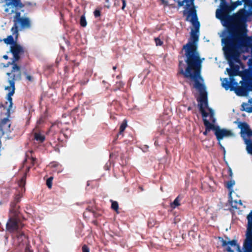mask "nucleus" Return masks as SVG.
Here are the masks:
<instances>
[{"label": "nucleus", "mask_w": 252, "mask_h": 252, "mask_svg": "<svg viewBox=\"0 0 252 252\" xmlns=\"http://www.w3.org/2000/svg\"><path fill=\"white\" fill-rule=\"evenodd\" d=\"M236 15L231 16L228 14L217 17L226 28L222 32L221 43L223 46L252 43V36H248L246 24L240 21H234L235 19L241 17Z\"/></svg>", "instance_id": "f257e3e1"}, {"label": "nucleus", "mask_w": 252, "mask_h": 252, "mask_svg": "<svg viewBox=\"0 0 252 252\" xmlns=\"http://www.w3.org/2000/svg\"><path fill=\"white\" fill-rule=\"evenodd\" d=\"M186 58L185 62L187 67L185 70L186 65L183 61H180L179 63V73L183 74L185 78H190L194 81L193 87L199 93L201 99H206L207 95L206 88L203 83V79L201 76V68L202 60L200 59V55H195L191 49L185 51Z\"/></svg>", "instance_id": "f03ea898"}, {"label": "nucleus", "mask_w": 252, "mask_h": 252, "mask_svg": "<svg viewBox=\"0 0 252 252\" xmlns=\"http://www.w3.org/2000/svg\"><path fill=\"white\" fill-rule=\"evenodd\" d=\"M248 69L241 71L239 75L242 80L240 82L241 86L238 85L233 77H231L230 81L227 78L222 80L221 85L226 90L229 89L234 91L238 96H247L250 91H252V55L249 59Z\"/></svg>", "instance_id": "7ed1b4c3"}, {"label": "nucleus", "mask_w": 252, "mask_h": 252, "mask_svg": "<svg viewBox=\"0 0 252 252\" xmlns=\"http://www.w3.org/2000/svg\"><path fill=\"white\" fill-rule=\"evenodd\" d=\"M2 2H5L3 7L6 15L14 14L13 19L14 25L11 28V31L16 39L18 36V28L19 27L20 31L30 29L31 21L28 17L21 16V12L19 10L25 6L21 0H3Z\"/></svg>", "instance_id": "20e7f679"}, {"label": "nucleus", "mask_w": 252, "mask_h": 252, "mask_svg": "<svg viewBox=\"0 0 252 252\" xmlns=\"http://www.w3.org/2000/svg\"><path fill=\"white\" fill-rule=\"evenodd\" d=\"M249 48H251V54H252V43L223 46L222 49L225 56L230 66V68L226 69L230 78L233 77L234 76L239 75L241 72L239 71L240 67L238 65L235 64L234 62L240 63V54L247 52Z\"/></svg>", "instance_id": "39448f33"}, {"label": "nucleus", "mask_w": 252, "mask_h": 252, "mask_svg": "<svg viewBox=\"0 0 252 252\" xmlns=\"http://www.w3.org/2000/svg\"><path fill=\"white\" fill-rule=\"evenodd\" d=\"M183 14L187 15L186 21L190 22L194 29H191L190 32L191 41H189L188 43L183 46V50L186 51L188 49H191L195 55H199V53L197 51L196 43L199 39L200 23L198 20L196 10L192 7L189 11L184 10Z\"/></svg>", "instance_id": "423d86ee"}, {"label": "nucleus", "mask_w": 252, "mask_h": 252, "mask_svg": "<svg viewBox=\"0 0 252 252\" xmlns=\"http://www.w3.org/2000/svg\"><path fill=\"white\" fill-rule=\"evenodd\" d=\"M247 219L248 226L242 249H241L236 240L226 241L221 238L222 246L225 247V250L227 252H234L231 247H236L237 252H252V210L248 214Z\"/></svg>", "instance_id": "0eeeda50"}, {"label": "nucleus", "mask_w": 252, "mask_h": 252, "mask_svg": "<svg viewBox=\"0 0 252 252\" xmlns=\"http://www.w3.org/2000/svg\"><path fill=\"white\" fill-rule=\"evenodd\" d=\"M10 51L13 55V58L11 63L13 66L11 72L8 73H12L11 75H13L15 77L21 79L20 67L16 64V62L19 60L20 55L24 54V50L20 44L16 43L13 44V45L10 46Z\"/></svg>", "instance_id": "6e6552de"}, {"label": "nucleus", "mask_w": 252, "mask_h": 252, "mask_svg": "<svg viewBox=\"0 0 252 252\" xmlns=\"http://www.w3.org/2000/svg\"><path fill=\"white\" fill-rule=\"evenodd\" d=\"M241 129L240 135L246 145V150L248 154L252 155V130L250 126L245 122H241L237 120L234 122Z\"/></svg>", "instance_id": "1a4fd4ad"}, {"label": "nucleus", "mask_w": 252, "mask_h": 252, "mask_svg": "<svg viewBox=\"0 0 252 252\" xmlns=\"http://www.w3.org/2000/svg\"><path fill=\"white\" fill-rule=\"evenodd\" d=\"M24 225L16 219L10 218L6 223V230L10 233L13 234L16 237L19 244L22 243L26 238V236L21 230Z\"/></svg>", "instance_id": "9d476101"}, {"label": "nucleus", "mask_w": 252, "mask_h": 252, "mask_svg": "<svg viewBox=\"0 0 252 252\" xmlns=\"http://www.w3.org/2000/svg\"><path fill=\"white\" fill-rule=\"evenodd\" d=\"M197 100L199 102L198 107L199 111L202 114L204 125L206 127L205 130L203 132V134L207 135L208 131L211 130L214 131V127H215V125L210 123L209 121L206 119V118L209 116V114L204 110L203 103H204L206 107L208 106L207 95H206V99H201V97H199L197 98Z\"/></svg>", "instance_id": "9b49d317"}, {"label": "nucleus", "mask_w": 252, "mask_h": 252, "mask_svg": "<svg viewBox=\"0 0 252 252\" xmlns=\"http://www.w3.org/2000/svg\"><path fill=\"white\" fill-rule=\"evenodd\" d=\"M11 74L12 73H6V75L8 76L7 81L10 86L5 87V90L10 91L7 94V99L8 102H6V104L8 105V108L7 110V114L8 115V117H9L10 116V111L13 105L11 96L14 94L15 92V81L16 80H20L21 79L15 77L13 75Z\"/></svg>", "instance_id": "f8f14e48"}, {"label": "nucleus", "mask_w": 252, "mask_h": 252, "mask_svg": "<svg viewBox=\"0 0 252 252\" xmlns=\"http://www.w3.org/2000/svg\"><path fill=\"white\" fill-rule=\"evenodd\" d=\"M243 2L244 3V8L239 11L235 16L236 17H242L247 14L250 16L252 15V0H238L232 2L231 4V9L234 10L238 6L242 5Z\"/></svg>", "instance_id": "ddd939ff"}, {"label": "nucleus", "mask_w": 252, "mask_h": 252, "mask_svg": "<svg viewBox=\"0 0 252 252\" xmlns=\"http://www.w3.org/2000/svg\"><path fill=\"white\" fill-rule=\"evenodd\" d=\"M215 135L217 139L220 142L224 137H232L234 136V133L230 130L225 128H220L218 126H215L214 127Z\"/></svg>", "instance_id": "4468645a"}, {"label": "nucleus", "mask_w": 252, "mask_h": 252, "mask_svg": "<svg viewBox=\"0 0 252 252\" xmlns=\"http://www.w3.org/2000/svg\"><path fill=\"white\" fill-rule=\"evenodd\" d=\"M252 98H250L248 100V103L243 102L241 105V110L246 111L248 113L252 112Z\"/></svg>", "instance_id": "2eb2a0df"}, {"label": "nucleus", "mask_w": 252, "mask_h": 252, "mask_svg": "<svg viewBox=\"0 0 252 252\" xmlns=\"http://www.w3.org/2000/svg\"><path fill=\"white\" fill-rule=\"evenodd\" d=\"M229 203L230 204L231 207L233 208H234L236 209H239L240 208L239 206L242 205V201L241 200H239L238 201H237L236 200H233L232 199V197L231 196V197L230 196L229 197Z\"/></svg>", "instance_id": "dca6fc26"}, {"label": "nucleus", "mask_w": 252, "mask_h": 252, "mask_svg": "<svg viewBox=\"0 0 252 252\" xmlns=\"http://www.w3.org/2000/svg\"><path fill=\"white\" fill-rule=\"evenodd\" d=\"M235 181L231 179L230 180L227 182L226 183V188L228 189L229 191V196L231 197V194H232V192L233 191L232 190L233 186L235 185Z\"/></svg>", "instance_id": "f3484780"}, {"label": "nucleus", "mask_w": 252, "mask_h": 252, "mask_svg": "<svg viewBox=\"0 0 252 252\" xmlns=\"http://www.w3.org/2000/svg\"><path fill=\"white\" fill-rule=\"evenodd\" d=\"M33 135L34 139L39 143H42L45 140V136L40 133L35 132Z\"/></svg>", "instance_id": "a211bd4d"}, {"label": "nucleus", "mask_w": 252, "mask_h": 252, "mask_svg": "<svg viewBox=\"0 0 252 252\" xmlns=\"http://www.w3.org/2000/svg\"><path fill=\"white\" fill-rule=\"evenodd\" d=\"M186 3V10L187 11H189L191 8L193 7L195 9V6L194 5V0H185Z\"/></svg>", "instance_id": "6ab92c4d"}, {"label": "nucleus", "mask_w": 252, "mask_h": 252, "mask_svg": "<svg viewBox=\"0 0 252 252\" xmlns=\"http://www.w3.org/2000/svg\"><path fill=\"white\" fill-rule=\"evenodd\" d=\"M127 126V121L126 120H124L123 122V123L121 125L120 127V131L119 133L117 135V137H118L119 136L122 135H123V132L126 129V127Z\"/></svg>", "instance_id": "aec40b11"}, {"label": "nucleus", "mask_w": 252, "mask_h": 252, "mask_svg": "<svg viewBox=\"0 0 252 252\" xmlns=\"http://www.w3.org/2000/svg\"><path fill=\"white\" fill-rule=\"evenodd\" d=\"M17 202L13 201L10 204L11 209L10 212L13 214V216H16L17 214V209L16 207Z\"/></svg>", "instance_id": "412c9836"}, {"label": "nucleus", "mask_w": 252, "mask_h": 252, "mask_svg": "<svg viewBox=\"0 0 252 252\" xmlns=\"http://www.w3.org/2000/svg\"><path fill=\"white\" fill-rule=\"evenodd\" d=\"M3 41L6 44H10L11 45L13 44H16V42L14 41V38L12 35H10L7 36V38L3 39Z\"/></svg>", "instance_id": "4be33fe9"}, {"label": "nucleus", "mask_w": 252, "mask_h": 252, "mask_svg": "<svg viewBox=\"0 0 252 252\" xmlns=\"http://www.w3.org/2000/svg\"><path fill=\"white\" fill-rule=\"evenodd\" d=\"M203 107H204V109L205 108H207L208 109V110L209 111V116H210V120L212 121L213 123H215L216 119L214 118L215 114H214V110L212 108L208 107V106L207 107H206L205 106L204 103H203Z\"/></svg>", "instance_id": "5701e85b"}, {"label": "nucleus", "mask_w": 252, "mask_h": 252, "mask_svg": "<svg viewBox=\"0 0 252 252\" xmlns=\"http://www.w3.org/2000/svg\"><path fill=\"white\" fill-rule=\"evenodd\" d=\"M181 200V198L180 197V196L179 195L177 196L175 199L174 200V201L171 203V207L172 208H175L176 207L180 205V201Z\"/></svg>", "instance_id": "b1692460"}, {"label": "nucleus", "mask_w": 252, "mask_h": 252, "mask_svg": "<svg viewBox=\"0 0 252 252\" xmlns=\"http://www.w3.org/2000/svg\"><path fill=\"white\" fill-rule=\"evenodd\" d=\"M80 23L83 27H85L87 26V21L85 15H83L81 16Z\"/></svg>", "instance_id": "393cba45"}, {"label": "nucleus", "mask_w": 252, "mask_h": 252, "mask_svg": "<svg viewBox=\"0 0 252 252\" xmlns=\"http://www.w3.org/2000/svg\"><path fill=\"white\" fill-rule=\"evenodd\" d=\"M112 204H111V208L114 210L117 211L118 210L119 208V205L117 201H112L111 200Z\"/></svg>", "instance_id": "a878e982"}, {"label": "nucleus", "mask_w": 252, "mask_h": 252, "mask_svg": "<svg viewBox=\"0 0 252 252\" xmlns=\"http://www.w3.org/2000/svg\"><path fill=\"white\" fill-rule=\"evenodd\" d=\"M53 179V178L52 177H50L46 181V185L49 189H51L52 188Z\"/></svg>", "instance_id": "bb28decb"}, {"label": "nucleus", "mask_w": 252, "mask_h": 252, "mask_svg": "<svg viewBox=\"0 0 252 252\" xmlns=\"http://www.w3.org/2000/svg\"><path fill=\"white\" fill-rule=\"evenodd\" d=\"M155 40L156 45H157V46H158V45L160 46L163 44V42L162 41H161V40L158 38H156L155 39Z\"/></svg>", "instance_id": "cd10ccee"}, {"label": "nucleus", "mask_w": 252, "mask_h": 252, "mask_svg": "<svg viewBox=\"0 0 252 252\" xmlns=\"http://www.w3.org/2000/svg\"><path fill=\"white\" fill-rule=\"evenodd\" d=\"M21 198V196L20 194H17L15 196L14 200V201L18 203L20 201V199Z\"/></svg>", "instance_id": "c85d7f7f"}, {"label": "nucleus", "mask_w": 252, "mask_h": 252, "mask_svg": "<svg viewBox=\"0 0 252 252\" xmlns=\"http://www.w3.org/2000/svg\"><path fill=\"white\" fill-rule=\"evenodd\" d=\"M82 252H90L89 248L86 245H85L82 247Z\"/></svg>", "instance_id": "c756f323"}, {"label": "nucleus", "mask_w": 252, "mask_h": 252, "mask_svg": "<svg viewBox=\"0 0 252 252\" xmlns=\"http://www.w3.org/2000/svg\"><path fill=\"white\" fill-rule=\"evenodd\" d=\"M228 174L229 176L230 177V179H232L233 177V172L231 168L229 167L228 169Z\"/></svg>", "instance_id": "7c9ffc66"}, {"label": "nucleus", "mask_w": 252, "mask_h": 252, "mask_svg": "<svg viewBox=\"0 0 252 252\" xmlns=\"http://www.w3.org/2000/svg\"><path fill=\"white\" fill-rule=\"evenodd\" d=\"M94 13L96 18L100 16V12L99 10H95Z\"/></svg>", "instance_id": "2f4dec72"}, {"label": "nucleus", "mask_w": 252, "mask_h": 252, "mask_svg": "<svg viewBox=\"0 0 252 252\" xmlns=\"http://www.w3.org/2000/svg\"><path fill=\"white\" fill-rule=\"evenodd\" d=\"M178 3V6L179 7L182 6L184 5V3L185 2V0H183L182 1H180L179 0L177 1Z\"/></svg>", "instance_id": "473e14b6"}, {"label": "nucleus", "mask_w": 252, "mask_h": 252, "mask_svg": "<svg viewBox=\"0 0 252 252\" xmlns=\"http://www.w3.org/2000/svg\"><path fill=\"white\" fill-rule=\"evenodd\" d=\"M25 184V179L24 178H23L19 183L20 186H23Z\"/></svg>", "instance_id": "72a5a7b5"}, {"label": "nucleus", "mask_w": 252, "mask_h": 252, "mask_svg": "<svg viewBox=\"0 0 252 252\" xmlns=\"http://www.w3.org/2000/svg\"><path fill=\"white\" fill-rule=\"evenodd\" d=\"M122 1V3H123V6H122V9L123 10H124L126 6V1L125 0H121Z\"/></svg>", "instance_id": "f704fd0d"}, {"label": "nucleus", "mask_w": 252, "mask_h": 252, "mask_svg": "<svg viewBox=\"0 0 252 252\" xmlns=\"http://www.w3.org/2000/svg\"><path fill=\"white\" fill-rule=\"evenodd\" d=\"M219 145H220V148L223 151L224 154H225V150L224 147L221 144L220 141L218 142Z\"/></svg>", "instance_id": "c9c22d12"}, {"label": "nucleus", "mask_w": 252, "mask_h": 252, "mask_svg": "<svg viewBox=\"0 0 252 252\" xmlns=\"http://www.w3.org/2000/svg\"><path fill=\"white\" fill-rule=\"evenodd\" d=\"M26 78L27 80H28L30 81H32V77L29 75L27 74L26 75Z\"/></svg>", "instance_id": "e433bc0d"}, {"label": "nucleus", "mask_w": 252, "mask_h": 252, "mask_svg": "<svg viewBox=\"0 0 252 252\" xmlns=\"http://www.w3.org/2000/svg\"><path fill=\"white\" fill-rule=\"evenodd\" d=\"M3 58L5 60H7L8 59V57L7 55H4Z\"/></svg>", "instance_id": "4c0bfd02"}, {"label": "nucleus", "mask_w": 252, "mask_h": 252, "mask_svg": "<svg viewBox=\"0 0 252 252\" xmlns=\"http://www.w3.org/2000/svg\"><path fill=\"white\" fill-rule=\"evenodd\" d=\"M11 62H9V63H7L6 65H5V67H8L10 64L12 65V64H11Z\"/></svg>", "instance_id": "58836bf2"}, {"label": "nucleus", "mask_w": 252, "mask_h": 252, "mask_svg": "<svg viewBox=\"0 0 252 252\" xmlns=\"http://www.w3.org/2000/svg\"><path fill=\"white\" fill-rule=\"evenodd\" d=\"M25 5V4H28L29 5H31V2H27V3H26L25 4H24Z\"/></svg>", "instance_id": "ea45409f"}, {"label": "nucleus", "mask_w": 252, "mask_h": 252, "mask_svg": "<svg viewBox=\"0 0 252 252\" xmlns=\"http://www.w3.org/2000/svg\"><path fill=\"white\" fill-rule=\"evenodd\" d=\"M188 110H191V108H190V107H189L188 108Z\"/></svg>", "instance_id": "a19ab883"}, {"label": "nucleus", "mask_w": 252, "mask_h": 252, "mask_svg": "<svg viewBox=\"0 0 252 252\" xmlns=\"http://www.w3.org/2000/svg\"><path fill=\"white\" fill-rule=\"evenodd\" d=\"M116 66H114V67H113V69H114V70H115V69H116Z\"/></svg>", "instance_id": "79ce46f5"}, {"label": "nucleus", "mask_w": 252, "mask_h": 252, "mask_svg": "<svg viewBox=\"0 0 252 252\" xmlns=\"http://www.w3.org/2000/svg\"><path fill=\"white\" fill-rule=\"evenodd\" d=\"M3 105H2V104H0V107H3Z\"/></svg>", "instance_id": "37998d69"}, {"label": "nucleus", "mask_w": 252, "mask_h": 252, "mask_svg": "<svg viewBox=\"0 0 252 252\" xmlns=\"http://www.w3.org/2000/svg\"><path fill=\"white\" fill-rule=\"evenodd\" d=\"M108 1H109V0H106V1L107 2H108Z\"/></svg>", "instance_id": "c03bdc74"}, {"label": "nucleus", "mask_w": 252, "mask_h": 252, "mask_svg": "<svg viewBox=\"0 0 252 252\" xmlns=\"http://www.w3.org/2000/svg\"><path fill=\"white\" fill-rule=\"evenodd\" d=\"M161 0L163 1V2H164V0Z\"/></svg>", "instance_id": "a18cd8bd"}]
</instances>
